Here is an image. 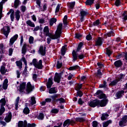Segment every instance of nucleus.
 <instances>
[{
	"instance_id": "c9c22d12",
	"label": "nucleus",
	"mask_w": 127,
	"mask_h": 127,
	"mask_svg": "<svg viewBox=\"0 0 127 127\" xmlns=\"http://www.w3.org/2000/svg\"><path fill=\"white\" fill-rule=\"evenodd\" d=\"M118 82L119 81L118 79L116 78L111 82V83L109 84V86H111V87H114V86H116L117 84H118Z\"/></svg>"
},
{
	"instance_id": "6ab92c4d",
	"label": "nucleus",
	"mask_w": 127,
	"mask_h": 127,
	"mask_svg": "<svg viewBox=\"0 0 127 127\" xmlns=\"http://www.w3.org/2000/svg\"><path fill=\"white\" fill-rule=\"evenodd\" d=\"M8 70L5 68V64L2 65L0 66V72L1 75H4L6 72H8Z\"/></svg>"
},
{
	"instance_id": "774afa93",
	"label": "nucleus",
	"mask_w": 127,
	"mask_h": 127,
	"mask_svg": "<svg viewBox=\"0 0 127 127\" xmlns=\"http://www.w3.org/2000/svg\"><path fill=\"white\" fill-rule=\"evenodd\" d=\"M84 101H83V100H82V98H80L79 99H78V104L79 105H83V104H84Z\"/></svg>"
},
{
	"instance_id": "ddd939ff",
	"label": "nucleus",
	"mask_w": 127,
	"mask_h": 127,
	"mask_svg": "<svg viewBox=\"0 0 127 127\" xmlns=\"http://www.w3.org/2000/svg\"><path fill=\"white\" fill-rule=\"evenodd\" d=\"M103 42H104V39L99 37L95 42V46H102L103 45Z\"/></svg>"
},
{
	"instance_id": "cd10ccee",
	"label": "nucleus",
	"mask_w": 127,
	"mask_h": 127,
	"mask_svg": "<svg viewBox=\"0 0 127 127\" xmlns=\"http://www.w3.org/2000/svg\"><path fill=\"white\" fill-rule=\"evenodd\" d=\"M20 11L19 10H17L16 12H15V16L16 20L18 21L20 19Z\"/></svg>"
},
{
	"instance_id": "f03ea898",
	"label": "nucleus",
	"mask_w": 127,
	"mask_h": 127,
	"mask_svg": "<svg viewBox=\"0 0 127 127\" xmlns=\"http://www.w3.org/2000/svg\"><path fill=\"white\" fill-rule=\"evenodd\" d=\"M85 3L86 5H89V6H91V5L94 3V6L96 9H99L101 6V1L100 0L96 1L95 2V0H86Z\"/></svg>"
},
{
	"instance_id": "79ce46f5",
	"label": "nucleus",
	"mask_w": 127,
	"mask_h": 127,
	"mask_svg": "<svg viewBox=\"0 0 127 127\" xmlns=\"http://www.w3.org/2000/svg\"><path fill=\"white\" fill-rule=\"evenodd\" d=\"M57 21V19L55 18H52L51 19L50 22H49V24L50 26H52L54 23H55Z\"/></svg>"
},
{
	"instance_id": "f257e3e1",
	"label": "nucleus",
	"mask_w": 127,
	"mask_h": 127,
	"mask_svg": "<svg viewBox=\"0 0 127 127\" xmlns=\"http://www.w3.org/2000/svg\"><path fill=\"white\" fill-rule=\"evenodd\" d=\"M63 27V23H60L58 26L57 29L54 36H53V39H57V38H60L61 37V34H62V28Z\"/></svg>"
},
{
	"instance_id": "5fc2aeb1",
	"label": "nucleus",
	"mask_w": 127,
	"mask_h": 127,
	"mask_svg": "<svg viewBox=\"0 0 127 127\" xmlns=\"http://www.w3.org/2000/svg\"><path fill=\"white\" fill-rule=\"evenodd\" d=\"M16 64L17 67H19L20 69H21V68H22V63L21 62L17 61L16 62Z\"/></svg>"
},
{
	"instance_id": "9b49d317",
	"label": "nucleus",
	"mask_w": 127,
	"mask_h": 127,
	"mask_svg": "<svg viewBox=\"0 0 127 127\" xmlns=\"http://www.w3.org/2000/svg\"><path fill=\"white\" fill-rule=\"evenodd\" d=\"M17 38H18V35H17V34H15L13 37H12L10 39L9 46H12V45H13L14 42H15V41H16V40H17Z\"/></svg>"
},
{
	"instance_id": "e433bc0d",
	"label": "nucleus",
	"mask_w": 127,
	"mask_h": 127,
	"mask_svg": "<svg viewBox=\"0 0 127 127\" xmlns=\"http://www.w3.org/2000/svg\"><path fill=\"white\" fill-rule=\"evenodd\" d=\"M108 85H107V81H106V80H104L103 82V84H101L99 86V88H104V89H106L107 88Z\"/></svg>"
},
{
	"instance_id": "69168bd1",
	"label": "nucleus",
	"mask_w": 127,
	"mask_h": 127,
	"mask_svg": "<svg viewBox=\"0 0 127 127\" xmlns=\"http://www.w3.org/2000/svg\"><path fill=\"white\" fill-rule=\"evenodd\" d=\"M52 114H58L59 113V110L57 109H54L51 110Z\"/></svg>"
},
{
	"instance_id": "7ed1b4c3",
	"label": "nucleus",
	"mask_w": 127,
	"mask_h": 127,
	"mask_svg": "<svg viewBox=\"0 0 127 127\" xmlns=\"http://www.w3.org/2000/svg\"><path fill=\"white\" fill-rule=\"evenodd\" d=\"M77 52H76L75 50H73L72 52V62L75 63L76 62V60H78V59H79L80 60H82V59H84L85 58V56L83 54H82L81 55H79L78 56V54H77Z\"/></svg>"
},
{
	"instance_id": "4c0bfd02",
	"label": "nucleus",
	"mask_w": 127,
	"mask_h": 127,
	"mask_svg": "<svg viewBox=\"0 0 127 127\" xmlns=\"http://www.w3.org/2000/svg\"><path fill=\"white\" fill-rule=\"evenodd\" d=\"M60 60H61V58L58 59L57 61V69H60V68H61V67H62L63 66L62 62L60 63Z\"/></svg>"
},
{
	"instance_id": "473e14b6",
	"label": "nucleus",
	"mask_w": 127,
	"mask_h": 127,
	"mask_svg": "<svg viewBox=\"0 0 127 127\" xmlns=\"http://www.w3.org/2000/svg\"><path fill=\"white\" fill-rule=\"evenodd\" d=\"M113 34H114V31H110L109 32L105 34L104 37L105 38H108V37H111L112 35L114 36Z\"/></svg>"
},
{
	"instance_id": "2eb2a0df",
	"label": "nucleus",
	"mask_w": 127,
	"mask_h": 127,
	"mask_svg": "<svg viewBox=\"0 0 127 127\" xmlns=\"http://www.w3.org/2000/svg\"><path fill=\"white\" fill-rule=\"evenodd\" d=\"M18 127H30L27 125V121L25 120L23 121H19L18 124Z\"/></svg>"
},
{
	"instance_id": "ea45409f",
	"label": "nucleus",
	"mask_w": 127,
	"mask_h": 127,
	"mask_svg": "<svg viewBox=\"0 0 127 127\" xmlns=\"http://www.w3.org/2000/svg\"><path fill=\"white\" fill-rule=\"evenodd\" d=\"M113 123V121L112 120H108L107 122H104L103 123V127H109V125L110 124H112Z\"/></svg>"
},
{
	"instance_id": "6e6d98bb",
	"label": "nucleus",
	"mask_w": 127,
	"mask_h": 127,
	"mask_svg": "<svg viewBox=\"0 0 127 127\" xmlns=\"http://www.w3.org/2000/svg\"><path fill=\"white\" fill-rule=\"evenodd\" d=\"M43 32L45 35L49 32V28L48 26H46L44 28Z\"/></svg>"
},
{
	"instance_id": "864d4df0",
	"label": "nucleus",
	"mask_w": 127,
	"mask_h": 127,
	"mask_svg": "<svg viewBox=\"0 0 127 127\" xmlns=\"http://www.w3.org/2000/svg\"><path fill=\"white\" fill-rule=\"evenodd\" d=\"M125 52H122L120 54H118L116 56L117 59H121V58H123L124 57Z\"/></svg>"
},
{
	"instance_id": "a878e982",
	"label": "nucleus",
	"mask_w": 127,
	"mask_h": 127,
	"mask_svg": "<svg viewBox=\"0 0 127 127\" xmlns=\"http://www.w3.org/2000/svg\"><path fill=\"white\" fill-rule=\"evenodd\" d=\"M27 52V45L26 44H24L22 48V54H23V55H25Z\"/></svg>"
},
{
	"instance_id": "5701e85b",
	"label": "nucleus",
	"mask_w": 127,
	"mask_h": 127,
	"mask_svg": "<svg viewBox=\"0 0 127 127\" xmlns=\"http://www.w3.org/2000/svg\"><path fill=\"white\" fill-rule=\"evenodd\" d=\"M124 94H125V91L124 90L118 91L116 94V96L117 99H121V98L123 97V95H124Z\"/></svg>"
},
{
	"instance_id": "a19ab883",
	"label": "nucleus",
	"mask_w": 127,
	"mask_h": 127,
	"mask_svg": "<svg viewBox=\"0 0 127 127\" xmlns=\"http://www.w3.org/2000/svg\"><path fill=\"white\" fill-rule=\"evenodd\" d=\"M106 54L108 57H111V55L113 54V51L109 49V48H106Z\"/></svg>"
},
{
	"instance_id": "09e8293b",
	"label": "nucleus",
	"mask_w": 127,
	"mask_h": 127,
	"mask_svg": "<svg viewBox=\"0 0 127 127\" xmlns=\"http://www.w3.org/2000/svg\"><path fill=\"white\" fill-rule=\"evenodd\" d=\"M45 36H48L49 37H50V38H51V39H52L53 40L56 39H53V38H55L54 37H53V36H54V35H52L49 32H48V33L45 34Z\"/></svg>"
},
{
	"instance_id": "c756f323",
	"label": "nucleus",
	"mask_w": 127,
	"mask_h": 127,
	"mask_svg": "<svg viewBox=\"0 0 127 127\" xmlns=\"http://www.w3.org/2000/svg\"><path fill=\"white\" fill-rule=\"evenodd\" d=\"M58 96H59L58 94H55L53 96H50V98H51L53 103H57L58 101H57V98H58Z\"/></svg>"
},
{
	"instance_id": "1a4fd4ad",
	"label": "nucleus",
	"mask_w": 127,
	"mask_h": 127,
	"mask_svg": "<svg viewBox=\"0 0 127 127\" xmlns=\"http://www.w3.org/2000/svg\"><path fill=\"white\" fill-rule=\"evenodd\" d=\"M108 102L109 100H108V99L98 100V107H101L102 108L106 107V106L108 105Z\"/></svg>"
},
{
	"instance_id": "603ef678",
	"label": "nucleus",
	"mask_w": 127,
	"mask_h": 127,
	"mask_svg": "<svg viewBox=\"0 0 127 127\" xmlns=\"http://www.w3.org/2000/svg\"><path fill=\"white\" fill-rule=\"evenodd\" d=\"M98 99H103V100H106L107 99V96H106V94H105L103 92V93L100 94L99 96H98Z\"/></svg>"
},
{
	"instance_id": "052dcab7",
	"label": "nucleus",
	"mask_w": 127,
	"mask_h": 127,
	"mask_svg": "<svg viewBox=\"0 0 127 127\" xmlns=\"http://www.w3.org/2000/svg\"><path fill=\"white\" fill-rule=\"evenodd\" d=\"M33 41H34V38L32 36H30L29 39V43L30 44H33Z\"/></svg>"
},
{
	"instance_id": "bb28decb",
	"label": "nucleus",
	"mask_w": 127,
	"mask_h": 127,
	"mask_svg": "<svg viewBox=\"0 0 127 127\" xmlns=\"http://www.w3.org/2000/svg\"><path fill=\"white\" fill-rule=\"evenodd\" d=\"M66 47H67L66 45H64L62 47L61 51V55L62 56H64L66 54V51H67V50H66Z\"/></svg>"
},
{
	"instance_id": "393cba45",
	"label": "nucleus",
	"mask_w": 127,
	"mask_h": 127,
	"mask_svg": "<svg viewBox=\"0 0 127 127\" xmlns=\"http://www.w3.org/2000/svg\"><path fill=\"white\" fill-rule=\"evenodd\" d=\"M80 66L78 65H75L72 66H70L68 68V70L69 71H74L75 70H80Z\"/></svg>"
},
{
	"instance_id": "7c9ffc66",
	"label": "nucleus",
	"mask_w": 127,
	"mask_h": 127,
	"mask_svg": "<svg viewBox=\"0 0 127 127\" xmlns=\"http://www.w3.org/2000/svg\"><path fill=\"white\" fill-rule=\"evenodd\" d=\"M75 4H76L75 1H72L69 3H68V7L70 9H74V7H75Z\"/></svg>"
},
{
	"instance_id": "0e129e2a",
	"label": "nucleus",
	"mask_w": 127,
	"mask_h": 127,
	"mask_svg": "<svg viewBox=\"0 0 127 127\" xmlns=\"http://www.w3.org/2000/svg\"><path fill=\"white\" fill-rule=\"evenodd\" d=\"M93 38L92 37V36L91 35V34H89L86 36V40H88V41H90L91 39H92Z\"/></svg>"
},
{
	"instance_id": "680f3d73",
	"label": "nucleus",
	"mask_w": 127,
	"mask_h": 127,
	"mask_svg": "<svg viewBox=\"0 0 127 127\" xmlns=\"http://www.w3.org/2000/svg\"><path fill=\"white\" fill-rule=\"evenodd\" d=\"M38 62H37V60L36 59H34L32 61V63H31V65H32V64L34 65V66H35Z\"/></svg>"
},
{
	"instance_id": "8fccbe9b",
	"label": "nucleus",
	"mask_w": 127,
	"mask_h": 127,
	"mask_svg": "<svg viewBox=\"0 0 127 127\" xmlns=\"http://www.w3.org/2000/svg\"><path fill=\"white\" fill-rule=\"evenodd\" d=\"M31 102L30 103L31 106H33L36 104V100H35V97L33 96L31 98Z\"/></svg>"
},
{
	"instance_id": "20e7f679",
	"label": "nucleus",
	"mask_w": 127,
	"mask_h": 127,
	"mask_svg": "<svg viewBox=\"0 0 127 127\" xmlns=\"http://www.w3.org/2000/svg\"><path fill=\"white\" fill-rule=\"evenodd\" d=\"M1 33L5 35L6 38H7L9 32H10V28L9 26L3 27L0 30Z\"/></svg>"
},
{
	"instance_id": "37998d69",
	"label": "nucleus",
	"mask_w": 127,
	"mask_h": 127,
	"mask_svg": "<svg viewBox=\"0 0 127 127\" xmlns=\"http://www.w3.org/2000/svg\"><path fill=\"white\" fill-rule=\"evenodd\" d=\"M100 24H101V22H100V19H97L93 23V25L94 26H97L99 27L100 26Z\"/></svg>"
},
{
	"instance_id": "c03bdc74",
	"label": "nucleus",
	"mask_w": 127,
	"mask_h": 127,
	"mask_svg": "<svg viewBox=\"0 0 127 127\" xmlns=\"http://www.w3.org/2000/svg\"><path fill=\"white\" fill-rule=\"evenodd\" d=\"M20 3V1L19 0H15L14 3V8H17Z\"/></svg>"
},
{
	"instance_id": "a18cd8bd",
	"label": "nucleus",
	"mask_w": 127,
	"mask_h": 127,
	"mask_svg": "<svg viewBox=\"0 0 127 127\" xmlns=\"http://www.w3.org/2000/svg\"><path fill=\"white\" fill-rule=\"evenodd\" d=\"M23 113L25 115H28L30 113V110L27 107H26L23 110Z\"/></svg>"
},
{
	"instance_id": "6e6552de",
	"label": "nucleus",
	"mask_w": 127,
	"mask_h": 127,
	"mask_svg": "<svg viewBox=\"0 0 127 127\" xmlns=\"http://www.w3.org/2000/svg\"><path fill=\"white\" fill-rule=\"evenodd\" d=\"M88 15H89V12L86 11L84 9L80 10V22H83L85 20V16H87Z\"/></svg>"
},
{
	"instance_id": "49530a36",
	"label": "nucleus",
	"mask_w": 127,
	"mask_h": 127,
	"mask_svg": "<svg viewBox=\"0 0 127 127\" xmlns=\"http://www.w3.org/2000/svg\"><path fill=\"white\" fill-rule=\"evenodd\" d=\"M76 122H79V123H83L86 121V119L83 118L78 117L75 119Z\"/></svg>"
},
{
	"instance_id": "a211bd4d",
	"label": "nucleus",
	"mask_w": 127,
	"mask_h": 127,
	"mask_svg": "<svg viewBox=\"0 0 127 127\" xmlns=\"http://www.w3.org/2000/svg\"><path fill=\"white\" fill-rule=\"evenodd\" d=\"M114 66L116 68H120L123 66V62L121 60H117L114 62Z\"/></svg>"
},
{
	"instance_id": "412c9836",
	"label": "nucleus",
	"mask_w": 127,
	"mask_h": 127,
	"mask_svg": "<svg viewBox=\"0 0 127 127\" xmlns=\"http://www.w3.org/2000/svg\"><path fill=\"white\" fill-rule=\"evenodd\" d=\"M52 85H53V79L52 77L48 79V81L47 83V88L48 89H50L51 87H52Z\"/></svg>"
},
{
	"instance_id": "338daca9",
	"label": "nucleus",
	"mask_w": 127,
	"mask_h": 127,
	"mask_svg": "<svg viewBox=\"0 0 127 127\" xmlns=\"http://www.w3.org/2000/svg\"><path fill=\"white\" fill-rule=\"evenodd\" d=\"M98 125H99V123L98 122L94 121L92 122V127H97Z\"/></svg>"
},
{
	"instance_id": "f3484780",
	"label": "nucleus",
	"mask_w": 127,
	"mask_h": 127,
	"mask_svg": "<svg viewBox=\"0 0 127 127\" xmlns=\"http://www.w3.org/2000/svg\"><path fill=\"white\" fill-rule=\"evenodd\" d=\"M26 86V82H23L20 84L19 90L20 93H25V92H24V91L25 89Z\"/></svg>"
},
{
	"instance_id": "39448f33",
	"label": "nucleus",
	"mask_w": 127,
	"mask_h": 127,
	"mask_svg": "<svg viewBox=\"0 0 127 127\" xmlns=\"http://www.w3.org/2000/svg\"><path fill=\"white\" fill-rule=\"evenodd\" d=\"M34 89H35L34 85H31L30 82H28L27 83L25 94H26L27 95L30 94V93H31L33 91V90H34Z\"/></svg>"
},
{
	"instance_id": "e2e57ef3",
	"label": "nucleus",
	"mask_w": 127,
	"mask_h": 127,
	"mask_svg": "<svg viewBox=\"0 0 127 127\" xmlns=\"http://www.w3.org/2000/svg\"><path fill=\"white\" fill-rule=\"evenodd\" d=\"M97 66H98V67H99V69H102V68H103V67H105V66L104 65V64H102L101 62H98L97 64Z\"/></svg>"
},
{
	"instance_id": "dca6fc26",
	"label": "nucleus",
	"mask_w": 127,
	"mask_h": 127,
	"mask_svg": "<svg viewBox=\"0 0 127 127\" xmlns=\"http://www.w3.org/2000/svg\"><path fill=\"white\" fill-rule=\"evenodd\" d=\"M43 48V46H41L39 50V52L42 56H45V54H46V47H44V49Z\"/></svg>"
},
{
	"instance_id": "de8ad7c7",
	"label": "nucleus",
	"mask_w": 127,
	"mask_h": 127,
	"mask_svg": "<svg viewBox=\"0 0 127 127\" xmlns=\"http://www.w3.org/2000/svg\"><path fill=\"white\" fill-rule=\"evenodd\" d=\"M37 119L40 121H42L44 120V114L42 113H40L39 116L37 117Z\"/></svg>"
},
{
	"instance_id": "9d476101",
	"label": "nucleus",
	"mask_w": 127,
	"mask_h": 127,
	"mask_svg": "<svg viewBox=\"0 0 127 127\" xmlns=\"http://www.w3.org/2000/svg\"><path fill=\"white\" fill-rule=\"evenodd\" d=\"M0 103H1L0 106V111L2 112H5V108L4 106L6 104V101H5V98H3L0 100Z\"/></svg>"
},
{
	"instance_id": "13d9d810",
	"label": "nucleus",
	"mask_w": 127,
	"mask_h": 127,
	"mask_svg": "<svg viewBox=\"0 0 127 127\" xmlns=\"http://www.w3.org/2000/svg\"><path fill=\"white\" fill-rule=\"evenodd\" d=\"M125 76H126V75L123 73H121L120 77H119L118 78H117V79L118 80L119 82H120V81H122V79L125 78Z\"/></svg>"
},
{
	"instance_id": "58836bf2",
	"label": "nucleus",
	"mask_w": 127,
	"mask_h": 127,
	"mask_svg": "<svg viewBox=\"0 0 127 127\" xmlns=\"http://www.w3.org/2000/svg\"><path fill=\"white\" fill-rule=\"evenodd\" d=\"M55 89H56V87L50 88L49 90V94H56V93H57V91H56Z\"/></svg>"
},
{
	"instance_id": "f704fd0d",
	"label": "nucleus",
	"mask_w": 127,
	"mask_h": 127,
	"mask_svg": "<svg viewBox=\"0 0 127 127\" xmlns=\"http://www.w3.org/2000/svg\"><path fill=\"white\" fill-rule=\"evenodd\" d=\"M84 45V43L81 42L79 43L77 49L75 51V52H79L81 49H82V47H83V46Z\"/></svg>"
},
{
	"instance_id": "2f4dec72",
	"label": "nucleus",
	"mask_w": 127,
	"mask_h": 127,
	"mask_svg": "<svg viewBox=\"0 0 127 127\" xmlns=\"http://www.w3.org/2000/svg\"><path fill=\"white\" fill-rule=\"evenodd\" d=\"M26 24L30 26V27H35V24H34L31 20H28L26 22Z\"/></svg>"
},
{
	"instance_id": "4468645a",
	"label": "nucleus",
	"mask_w": 127,
	"mask_h": 127,
	"mask_svg": "<svg viewBox=\"0 0 127 127\" xmlns=\"http://www.w3.org/2000/svg\"><path fill=\"white\" fill-rule=\"evenodd\" d=\"M11 19V21H14V10L13 9H10L9 11L7 12V15H9Z\"/></svg>"
},
{
	"instance_id": "aec40b11",
	"label": "nucleus",
	"mask_w": 127,
	"mask_h": 127,
	"mask_svg": "<svg viewBox=\"0 0 127 127\" xmlns=\"http://www.w3.org/2000/svg\"><path fill=\"white\" fill-rule=\"evenodd\" d=\"M11 119H12V114H11V112H8V115L6 116L4 118V121L6 123H9L11 121Z\"/></svg>"
},
{
	"instance_id": "0eeeda50",
	"label": "nucleus",
	"mask_w": 127,
	"mask_h": 127,
	"mask_svg": "<svg viewBox=\"0 0 127 127\" xmlns=\"http://www.w3.org/2000/svg\"><path fill=\"white\" fill-rule=\"evenodd\" d=\"M88 105L91 108H96V107H99V100L96 99L90 102H88Z\"/></svg>"
},
{
	"instance_id": "4be33fe9",
	"label": "nucleus",
	"mask_w": 127,
	"mask_h": 127,
	"mask_svg": "<svg viewBox=\"0 0 127 127\" xmlns=\"http://www.w3.org/2000/svg\"><path fill=\"white\" fill-rule=\"evenodd\" d=\"M72 123H75V122H74V121H71L70 120V119H67L66 120H65L63 124V127H65L66 126H70V125H71V124H72Z\"/></svg>"
},
{
	"instance_id": "4d7b16f0",
	"label": "nucleus",
	"mask_w": 127,
	"mask_h": 127,
	"mask_svg": "<svg viewBox=\"0 0 127 127\" xmlns=\"http://www.w3.org/2000/svg\"><path fill=\"white\" fill-rule=\"evenodd\" d=\"M115 4L116 6H120L121 4H122V2L121 1V0H115Z\"/></svg>"
},
{
	"instance_id": "b1692460",
	"label": "nucleus",
	"mask_w": 127,
	"mask_h": 127,
	"mask_svg": "<svg viewBox=\"0 0 127 127\" xmlns=\"http://www.w3.org/2000/svg\"><path fill=\"white\" fill-rule=\"evenodd\" d=\"M37 69H41L43 68V65H42V60H40L39 61V63H38L35 66Z\"/></svg>"
},
{
	"instance_id": "c85d7f7f",
	"label": "nucleus",
	"mask_w": 127,
	"mask_h": 127,
	"mask_svg": "<svg viewBox=\"0 0 127 127\" xmlns=\"http://www.w3.org/2000/svg\"><path fill=\"white\" fill-rule=\"evenodd\" d=\"M95 75L97 78H102V76H103V73L101 71V69H98L97 70V72H95Z\"/></svg>"
},
{
	"instance_id": "3c124183",
	"label": "nucleus",
	"mask_w": 127,
	"mask_h": 127,
	"mask_svg": "<svg viewBox=\"0 0 127 127\" xmlns=\"http://www.w3.org/2000/svg\"><path fill=\"white\" fill-rule=\"evenodd\" d=\"M76 97H79V98H81L83 95H84V93L82 92L81 90H76Z\"/></svg>"
},
{
	"instance_id": "bf43d9fd",
	"label": "nucleus",
	"mask_w": 127,
	"mask_h": 127,
	"mask_svg": "<svg viewBox=\"0 0 127 127\" xmlns=\"http://www.w3.org/2000/svg\"><path fill=\"white\" fill-rule=\"evenodd\" d=\"M57 101H58V102L60 101V104H62L63 103H65V99H64V98H58Z\"/></svg>"
},
{
	"instance_id": "72a5a7b5",
	"label": "nucleus",
	"mask_w": 127,
	"mask_h": 127,
	"mask_svg": "<svg viewBox=\"0 0 127 127\" xmlns=\"http://www.w3.org/2000/svg\"><path fill=\"white\" fill-rule=\"evenodd\" d=\"M109 114L108 113H103L101 117V121H106L107 119H108V117H109Z\"/></svg>"
},
{
	"instance_id": "423d86ee",
	"label": "nucleus",
	"mask_w": 127,
	"mask_h": 127,
	"mask_svg": "<svg viewBox=\"0 0 127 127\" xmlns=\"http://www.w3.org/2000/svg\"><path fill=\"white\" fill-rule=\"evenodd\" d=\"M61 79H62V72H56L55 75L54 77V81L58 83V84H59L61 81Z\"/></svg>"
},
{
	"instance_id": "f8f14e48",
	"label": "nucleus",
	"mask_w": 127,
	"mask_h": 127,
	"mask_svg": "<svg viewBox=\"0 0 127 127\" xmlns=\"http://www.w3.org/2000/svg\"><path fill=\"white\" fill-rule=\"evenodd\" d=\"M127 123V115H125L122 117V120L119 122L120 127H124V125Z\"/></svg>"
}]
</instances>
